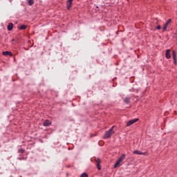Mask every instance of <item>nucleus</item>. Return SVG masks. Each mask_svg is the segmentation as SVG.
I'll return each mask as SVG.
<instances>
[{"label": "nucleus", "instance_id": "f257e3e1", "mask_svg": "<svg viewBox=\"0 0 177 177\" xmlns=\"http://www.w3.org/2000/svg\"><path fill=\"white\" fill-rule=\"evenodd\" d=\"M114 126H113L109 131H106L104 134V139H110L111 138L112 135L115 133V131L113 130Z\"/></svg>", "mask_w": 177, "mask_h": 177}, {"label": "nucleus", "instance_id": "4468645a", "mask_svg": "<svg viewBox=\"0 0 177 177\" xmlns=\"http://www.w3.org/2000/svg\"><path fill=\"white\" fill-rule=\"evenodd\" d=\"M19 28L20 30H26V28H27V25H21Z\"/></svg>", "mask_w": 177, "mask_h": 177}, {"label": "nucleus", "instance_id": "39448f33", "mask_svg": "<svg viewBox=\"0 0 177 177\" xmlns=\"http://www.w3.org/2000/svg\"><path fill=\"white\" fill-rule=\"evenodd\" d=\"M50 125H52V122L50 120H44L43 123L44 127H50Z\"/></svg>", "mask_w": 177, "mask_h": 177}, {"label": "nucleus", "instance_id": "7ed1b4c3", "mask_svg": "<svg viewBox=\"0 0 177 177\" xmlns=\"http://www.w3.org/2000/svg\"><path fill=\"white\" fill-rule=\"evenodd\" d=\"M171 21H172L171 19H169L166 23L164 24V26L162 28L163 31H166L167 28H168V26H169V23H171Z\"/></svg>", "mask_w": 177, "mask_h": 177}, {"label": "nucleus", "instance_id": "4be33fe9", "mask_svg": "<svg viewBox=\"0 0 177 177\" xmlns=\"http://www.w3.org/2000/svg\"><path fill=\"white\" fill-rule=\"evenodd\" d=\"M156 30H161V26L158 25L156 26Z\"/></svg>", "mask_w": 177, "mask_h": 177}, {"label": "nucleus", "instance_id": "2eb2a0df", "mask_svg": "<svg viewBox=\"0 0 177 177\" xmlns=\"http://www.w3.org/2000/svg\"><path fill=\"white\" fill-rule=\"evenodd\" d=\"M18 160H19V161H21L22 160L26 161L27 160V157H19Z\"/></svg>", "mask_w": 177, "mask_h": 177}, {"label": "nucleus", "instance_id": "0eeeda50", "mask_svg": "<svg viewBox=\"0 0 177 177\" xmlns=\"http://www.w3.org/2000/svg\"><path fill=\"white\" fill-rule=\"evenodd\" d=\"M7 29L8 31H12V30H13V24L9 23L7 26Z\"/></svg>", "mask_w": 177, "mask_h": 177}, {"label": "nucleus", "instance_id": "412c9836", "mask_svg": "<svg viewBox=\"0 0 177 177\" xmlns=\"http://www.w3.org/2000/svg\"><path fill=\"white\" fill-rule=\"evenodd\" d=\"M174 60V64L176 66L177 62H176V58H173Z\"/></svg>", "mask_w": 177, "mask_h": 177}, {"label": "nucleus", "instance_id": "a211bd4d", "mask_svg": "<svg viewBox=\"0 0 177 177\" xmlns=\"http://www.w3.org/2000/svg\"><path fill=\"white\" fill-rule=\"evenodd\" d=\"M97 168L98 171H100L102 169V167H100V163H97Z\"/></svg>", "mask_w": 177, "mask_h": 177}, {"label": "nucleus", "instance_id": "20e7f679", "mask_svg": "<svg viewBox=\"0 0 177 177\" xmlns=\"http://www.w3.org/2000/svg\"><path fill=\"white\" fill-rule=\"evenodd\" d=\"M133 154H138V156H146L147 152H142L139 150H134Z\"/></svg>", "mask_w": 177, "mask_h": 177}, {"label": "nucleus", "instance_id": "9d476101", "mask_svg": "<svg viewBox=\"0 0 177 177\" xmlns=\"http://www.w3.org/2000/svg\"><path fill=\"white\" fill-rule=\"evenodd\" d=\"M73 6V3H70L69 1H66V8L68 10L71 9V6Z\"/></svg>", "mask_w": 177, "mask_h": 177}, {"label": "nucleus", "instance_id": "1a4fd4ad", "mask_svg": "<svg viewBox=\"0 0 177 177\" xmlns=\"http://www.w3.org/2000/svg\"><path fill=\"white\" fill-rule=\"evenodd\" d=\"M124 103H125V104H129V103H131V97H126L124 100Z\"/></svg>", "mask_w": 177, "mask_h": 177}, {"label": "nucleus", "instance_id": "a878e982", "mask_svg": "<svg viewBox=\"0 0 177 177\" xmlns=\"http://www.w3.org/2000/svg\"><path fill=\"white\" fill-rule=\"evenodd\" d=\"M135 97H139V96H135Z\"/></svg>", "mask_w": 177, "mask_h": 177}, {"label": "nucleus", "instance_id": "f3484780", "mask_svg": "<svg viewBox=\"0 0 177 177\" xmlns=\"http://www.w3.org/2000/svg\"><path fill=\"white\" fill-rule=\"evenodd\" d=\"M172 56L173 59H176V53L175 52V50H173Z\"/></svg>", "mask_w": 177, "mask_h": 177}, {"label": "nucleus", "instance_id": "6ab92c4d", "mask_svg": "<svg viewBox=\"0 0 177 177\" xmlns=\"http://www.w3.org/2000/svg\"><path fill=\"white\" fill-rule=\"evenodd\" d=\"M97 164H100V162H102V160H100V158H97V160H95Z\"/></svg>", "mask_w": 177, "mask_h": 177}, {"label": "nucleus", "instance_id": "f8f14e48", "mask_svg": "<svg viewBox=\"0 0 177 177\" xmlns=\"http://www.w3.org/2000/svg\"><path fill=\"white\" fill-rule=\"evenodd\" d=\"M28 3L29 6H32V5L34 3V0H28Z\"/></svg>", "mask_w": 177, "mask_h": 177}, {"label": "nucleus", "instance_id": "9b49d317", "mask_svg": "<svg viewBox=\"0 0 177 177\" xmlns=\"http://www.w3.org/2000/svg\"><path fill=\"white\" fill-rule=\"evenodd\" d=\"M125 156H126V155H125V153H124L123 155H122L120 158H119V160H120V161H124V160H125Z\"/></svg>", "mask_w": 177, "mask_h": 177}, {"label": "nucleus", "instance_id": "b1692460", "mask_svg": "<svg viewBox=\"0 0 177 177\" xmlns=\"http://www.w3.org/2000/svg\"><path fill=\"white\" fill-rule=\"evenodd\" d=\"M67 2H70L71 3H73V0H68Z\"/></svg>", "mask_w": 177, "mask_h": 177}, {"label": "nucleus", "instance_id": "393cba45", "mask_svg": "<svg viewBox=\"0 0 177 177\" xmlns=\"http://www.w3.org/2000/svg\"><path fill=\"white\" fill-rule=\"evenodd\" d=\"M12 42L15 41V39H12Z\"/></svg>", "mask_w": 177, "mask_h": 177}, {"label": "nucleus", "instance_id": "f03ea898", "mask_svg": "<svg viewBox=\"0 0 177 177\" xmlns=\"http://www.w3.org/2000/svg\"><path fill=\"white\" fill-rule=\"evenodd\" d=\"M139 121V118H135L129 120L127 123V127H131V125H133V124H135V122H138Z\"/></svg>", "mask_w": 177, "mask_h": 177}, {"label": "nucleus", "instance_id": "dca6fc26", "mask_svg": "<svg viewBox=\"0 0 177 177\" xmlns=\"http://www.w3.org/2000/svg\"><path fill=\"white\" fill-rule=\"evenodd\" d=\"M80 177H89V176L86 173H83L81 174Z\"/></svg>", "mask_w": 177, "mask_h": 177}, {"label": "nucleus", "instance_id": "bb28decb", "mask_svg": "<svg viewBox=\"0 0 177 177\" xmlns=\"http://www.w3.org/2000/svg\"><path fill=\"white\" fill-rule=\"evenodd\" d=\"M96 8H99V7H98V6H97Z\"/></svg>", "mask_w": 177, "mask_h": 177}, {"label": "nucleus", "instance_id": "423d86ee", "mask_svg": "<svg viewBox=\"0 0 177 177\" xmlns=\"http://www.w3.org/2000/svg\"><path fill=\"white\" fill-rule=\"evenodd\" d=\"M2 55L3 56H10V57H12L13 56V53H12L10 51H4L3 52Z\"/></svg>", "mask_w": 177, "mask_h": 177}, {"label": "nucleus", "instance_id": "5701e85b", "mask_svg": "<svg viewBox=\"0 0 177 177\" xmlns=\"http://www.w3.org/2000/svg\"><path fill=\"white\" fill-rule=\"evenodd\" d=\"M117 162H119V164H121V162H122V160H120V159H118Z\"/></svg>", "mask_w": 177, "mask_h": 177}, {"label": "nucleus", "instance_id": "aec40b11", "mask_svg": "<svg viewBox=\"0 0 177 177\" xmlns=\"http://www.w3.org/2000/svg\"><path fill=\"white\" fill-rule=\"evenodd\" d=\"M120 165V163L118 162H116L114 165V168H118V167Z\"/></svg>", "mask_w": 177, "mask_h": 177}, {"label": "nucleus", "instance_id": "6e6552de", "mask_svg": "<svg viewBox=\"0 0 177 177\" xmlns=\"http://www.w3.org/2000/svg\"><path fill=\"white\" fill-rule=\"evenodd\" d=\"M166 59H171V50H166Z\"/></svg>", "mask_w": 177, "mask_h": 177}, {"label": "nucleus", "instance_id": "ddd939ff", "mask_svg": "<svg viewBox=\"0 0 177 177\" xmlns=\"http://www.w3.org/2000/svg\"><path fill=\"white\" fill-rule=\"evenodd\" d=\"M26 151V149H19L18 153H21V154H24V153Z\"/></svg>", "mask_w": 177, "mask_h": 177}]
</instances>
